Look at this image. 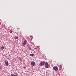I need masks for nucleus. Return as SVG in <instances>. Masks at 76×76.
I'll list each match as a JSON object with an SVG mask.
<instances>
[{"label": "nucleus", "mask_w": 76, "mask_h": 76, "mask_svg": "<svg viewBox=\"0 0 76 76\" xmlns=\"http://www.w3.org/2000/svg\"><path fill=\"white\" fill-rule=\"evenodd\" d=\"M3 69V66H1V65H0V69L1 70Z\"/></svg>", "instance_id": "0eeeda50"}, {"label": "nucleus", "mask_w": 76, "mask_h": 76, "mask_svg": "<svg viewBox=\"0 0 76 76\" xmlns=\"http://www.w3.org/2000/svg\"><path fill=\"white\" fill-rule=\"evenodd\" d=\"M58 67L57 66H54L53 67V69L55 71H57L58 70Z\"/></svg>", "instance_id": "7ed1b4c3"}, {"label": "nucleus", "mask_w": 76, "mask_h": 76, "mask_svg": "<svg viewBox=\"0 0 76 76\" xmlns=\"http://www.w3.org/2000/svg\"><path fill=\"white\" fill-rule=\"evenodd\" d=\"M26 42H27L26 40H25L24 42L23 43H22V46H23H23H25V45H26Z\"/></svg>", "instance_id": "f03ea898"}, {"label": "nucleus", "mask_w": 76, "mask_h": 76, "mask_svg": "<svg viewBox=\"0 0 76 76\" xmlns=\"http://www.w3.org/2000/svg\"><path fill=\"white\" fill-rule=\"evenodd\" d=\"M30 56L31 57H33V56H34V54H30Z\"/></svg>", "instance_id": "1a4fd4ad"}, {"label": "nucleus", "mask_w": 76, "mask_h": 76, "mask_svg": "<svg viewBox=\"0 0 76 76\" xmlns=\"http://www.w3.org/2000/svg\"><path fill=\"white\" fill-rule=\"evenodd\" d=\"M45 67L46 68H48V64L47 62L45 63Z\"/></svg>", "instance_id": "423d86ee"}, {"label": "nucleus", "mask_w": 76, "mask_h": 76, "mask_svg": "<svg viewBox=\"0 0 76 76\" xmlns=\"http://www.w3.org/2000/svg\"><path fill=\"white\" fill-rule=\"evenodd\" d=\"M11 76H16L15 75H14V74H11Z\"/></svg>", "instance_id": "9b49d317"}, {"label": "nucleus", "mask_w": 76, "mask_h": 76, "mask_svg": "<svg viewBox=\"0 0 76 76\" xmlns=\"http://www.w3.org/2000/svg\"><path fill=\"white\" fill-rule=\"evenodd\" d=\"M45 61H43L42 62H41L39 64V65L40 66H44L45 64Z\"/></svg>", "instance_id": "f257e3e1"}, {"label": "nucleus", "mask_w": 76, "mask_h": 76, "mask_svg": "<svg viewBox=\"0 0 76 76\" xmlns=\"http://www.w3.org/2000/svg\"><path fill=\"white\" fill-rule=\"evenodd\" d=\"M20 61H22V59H21V58H20Z\"/></svg>", "instance_id": "ddd939ff"}, {"label": "nucleus", "mask_w": 76, "mask_h": 76, "mask_svg": "<svg viewBox=\"0 0 76 76\" xmlns=\"http://www.w3.org/2000/svg\"><path fill=\"white\" fill-rule=\"evenodd\" d=\"M28 48L29 50H31V48L30 47H28Z\"/></svg>", "instance_id": "9d476101"}, {"label": "nucleus", "mask_w": 76, "mask_h": 76, "mask_svg": "<svg viewBox=\"0 0 76 76\" xmlns=\"http://www.w3.org/2000/svg\"><path fill=\"white\" fill-rule=\"evenodd\" d=\"M4 48V46H2L0 48V49L1 50H3Z\"/></svg>", "instance_id": "6e6552de"}, {"label": "nucleus", "mask_w": 76, "mask_h": 76, "mask_svg": "<svg viewBox=\"0 0 76 76\" xmlns=\"http://www.w3.org/2000/svg\"><path fill=\"white\" fill-rule=\"evenodd\" d=\"M5 64L7 66H9V62L8 61L6 60L5 61Z\"/></svg>", "instance_id": "20e7f679"}, {"label": "nucleus", "mask_w": 76, "mask_h": 76, "mask_svg": "<svg viewBox=\"0 0 76 76\" xmlns=\"http://www.w3.org/2000/svg\"><path fill=\"white\" fill-rule=\"evenodd\" d=\"M35 65V63L34 61H32L31 62V66H32V67L34 66Z\"/></svg>", "instance_id": "39448f33"}, {"label": "nucleus", "mask_w": 76, "mask_h": 76, "mask_svg": "<svg viewBox=\"0 0 76 76\" xmlns=\"http://www.w3.org/2000/svg\"><path fill=\"white\" fill-rule=\"evenodd\" d=\"M18 38V37H16L15 38V39H17Z\"/></svg>", "instance_id": "f8f14e48"}]
</instances>
